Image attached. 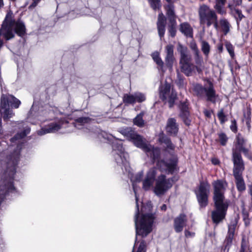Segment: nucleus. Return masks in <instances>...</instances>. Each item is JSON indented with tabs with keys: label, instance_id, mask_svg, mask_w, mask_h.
Instances as JSON below:
<instances>
[{
	"label": "nucleus",
	"instance_id": "nucleus-3",
	"mask_svg": "<svg viewBox=\"0 0 252 252\" xmlns=\"http://www.w3.org/2000/svg\"><path fill=\"white\" fill-rule=\"evenodd\" d=\"M13 29L19 36H23L26 32L25 25L21 21H17L12 19V14L8 13L0 30V48L3 44L1 35H3L6 40H9L14 36Z\"/></svg>",
	"mask_w": 252,
	"mask_h": 252
},
{
	"label": "nucleus",
	"instance_id": "nucleus-53",
	"mask_svg": "<svg viewBox=\"0 0 252 252\" xmlns=\"http://www.w3.org/2000/svg\"><path fill=\"white\" fill-rule=\"evenodd\" d=\"M234 231L235 227L234 225L229 226L228 234H232L233 235H234Z\"/></svg>",
	"mask_w": 252,
	"mask_h": 252
},
{
	"label": "nucleus",
	"instance_id": "nucleus-19",
	"mask_svg": "<svg viewBox=\"0 0 252 252\" xmlns=\"http://www.w3.org/2000/svg\"><path fill=\"white\" fill-rule=\"evenodd\" d=\"M166 19L163 14L161 12L158 14L157 21V27L158 35L160 38L163 37L165 31Z\"/></svg>",
	"mask_w": 252,
	"mask_h": 252
},
{
	"label": "nucleus",
	"instance_id": "nucleus-50",
	"mask_svg": "<svg viewBox=\"0 0 252 252\" xmlns=\"http://www.w3.org/2000/svg\"><path fill=\"white\" fill-rule=\"evenodd\" d=\"M194 232H190L188 230H185V235L187 238L193 237L194 236Z\"/></svg>",
	"mask_w": 252,
	"mask_h": 252
},
{
	"label": "nucleus",
	"instance_id": "nucleus-57",
	"mask_svg": "<svg viewBox=\"0 0 252 252\" xmlns=\"http://www.w3.org/2000/svg\"><path fill=\"white\" fill-rule=\"evenodd\" d=\"M161 209L162 210H163V211H165L166 209V206L165 205V204H163V205H162V206L161 207Z\"/></svg>",
	"mask_w": 252,
	"mask_h": 252
},
{
	"label": "nucleus",
	"instance_id": "nucleus-18",
	"mask_svg": "<svg viewBox=\"0 0 252 252\" xmlns=\"http://www.w3.org/2000/svg\"><path fill=\"white\" fill-rule=\"evenodd\" d=\"M173 48V46L171 44L167 45L165 47L166 53L165 62L166 65L170 68V69L172 68L173 63L174 61Z\"/></svg>",
	"mask_w": 252,
	"mask_h": 252
},
{
	"label": "nucleus",
	"instance_id": "nucleus-45",
	"mask_svg": "<svg viewBox=\"0 0 252 252\" xmlns=\"http://www.w3.org/2000/svg\"><path fill=\"white\" fill-rule=\"evenodd\" d=\"M194 90L198 94H202L205 90V89L199 84H196L193 87Z\"/></svg>",
	"mask_w": 252,
	"mask_h": 252
},
{
	"label": "nucleus",
	"instance_id": "nucleus-43",
	"mask_svg": "<svg viewBox=\"0 0 252 252\" xmlns=\"http://www.w3.org/2000/svg\"><path fill=\"white\" fill-rule=\"evenodd\" d=\"M225 46L230 55L233 58L234 56V48L233 45L231 43L227 42L225 44Z\"/></svg>",
	"mask_w": 252,
	"mask_h": 252
},
{
	"label": "nucleus",
	"instance_id": "nucleus-32",
	"mask_svg": "<svg viewBox=\"0 0 252 252\" xmlns=\"http://www.w3.org/2000/svg\"><path fill=\"white\" fill-rule=\"evenodd\" d=\"M220 23L223 32L226 34L229 31L230 25L228 22L225 19H222L220 20Z\"/></svg>",
	"mask_w": 252,
	"mask_h": 252
},
{
	"label": "nucleus",
	"instance_id": "nucleus-48",
	"mask_svg": "<svg viewBox=\"0 0 252 252\" xmlns=\"http://www.w3.org/2000/svg\"><path fill=\"white\" fill-rule=\"evenodd\" d=\"M247 244L246 241L243 239L241 244V248L240 252H247Z\"/></svg>",
	"mask_w": 252,
	"mask_h": 252
},
{
	"label": "nucleus",
	"instance_id": "nucleus-46",
	"mask_svg": "<svg viewBox=\"0 0 252 252\" xmlns=\"http://www.w3.org/2000/svg\"><path fill=\"white\" fill-rule=\"evenodd\" d=\"M177 50L180 53L181 55L188 52L187 48L180 44H178Z\"/></svg>",
	"mask_w": 252,
	"mask_h": 252
},
{
	"label": "nucleus",
	"instance_id": "nucleus-42",
	"mask_svg": "<svg viewBox=\"0 0 252 252\" xmlns=\"http://www.w3.org/2000/svg\"><path fill=\"white\" fill-rule=\"evenodd\" d=\"M218 117L220 121V122L221 124H223L225 121H226V116L224 114L223 111L222 109L220 110L218 113Z\"/></svg>",
	"mask_w": 252,
	"mask_h": 252
},
{
	"label": "nucleus",
	"instance_id": "nucleus-36",
	"mask_svg": "<svg viewBox=\"0 0 252 252\" xmlns=\"http://www.w3.org/2000/svg\"><path fill=\"white\" fill-rule=\"evenodd\" d=\"M30 132V129H27L25 131L20 133V134H17L14 137L12 138L11 139V141L12 143H16V141L19 140V139L25 137L28 133Z\"/></svg>",
	"mask_w": 252,
	"mask_h": 252
},
{
	"label": "nucleus",
	"instance_id": "nucleus-28",
	"mask_svg": "<svg viewBox=\"0 0 252 252\" xmlns=\"http://www.w3.org/2000/svg\"><path fill=\"white\" fill-rule=\"evenodd\" d=\"M91 119L88 117L79 118L77 119L75 123L74 126L78 128H81V126H84L90 122Z\"/></svg>",
	"mask_w": 252,
	"mask_h": 252
},
{
	"label": "nucleus",
	"instance_id": "nucleus-8",
	"mask_svg": "<svg viewBox=\"0 0 252 252\" xmlns=\"http://www.w3.org/2000/svg\"><path fill=\"white\" fill-rule=\"evenodd\" d=\"M198 13L200 24H206L208 27L210 26L211 22L215 20L217 17L215 11L211 9L209 6L205 4L200 6Z\"/></svg>",
	"mask_w": 252,
	"mask_h": 252
},
{
	"label": "nucleus",
	"instance_id": "nucleus-7",
	"mask_svg": "<svg viewBox=\"0 0 252 252\" xmlns=\"http://www.w3.org/2000/svg\"><path fill=\"white\" fill-rule=\"evenodd\" d=\"M112 147L113 155L114 156L116 162L120 165L128 166V154L125 152L122 146V141L120 140H115L113 142Z\"/></svg>",
	"mask_w": 252,
	"mask_h": 252
},
{
	"label": "nucleus",
	"instance_id": "nucleus-6",
	"mask_svg": "<svg viewBox=\"0 0 252 252\" xmlns=\"http://www.w3.org/2000/svg\"><path fill=\"white\" fill-rule=\"evenodd\" d=\"M172 178H166L164 175L161 174L156 180L155 186L153 188L154 192L157 196L163 195L173 186Z\"/></svg>",
	"mask_w": 252,
	"mask_h": 252
},
{
	"label": "nucleus",
	"instance_id": "nucleus-44",
	"mask_svg": "<svg viewBox=\"0 0 252 252\" xmlns=\"http://www.w3.org/2000/svg\"><path fill=\"white\" fill-rule=\"evenodd\" d=\"M233 14L236 19L239 20V21L241 20L243 17V15L242 13L241 10L238 9H235L233 11Z\"/></svg>",
	"mask_w": 252,
	"mask_h": 252
},
{
	"label": "nucleus",
	"instance_id": "nucleus-15",
	"mask_svg": "<svg viewBox=\"0 0 252 252\" xmlns=\"http://www.w3.org/2000/svg\"><path fill=\"white\" fill-rule=\"evenodd\" d=\"M187 222V216L185 214H180L174 220L173 226L176 232L179 233L183 231Z\"/></svg>",
	"mask_w": 252,
	"mask_h": 252
},
{
	"label": "nucleus",
	"instance_id": "nucleus-13",
	"mask_svg": "<svg viewBox=\"0 0 252 252\" xmlns=\"http://www.w3.org/2000/svg\"><path fill=\"white\" fill-rule=\"evenodd\" d=\"M233 163V173L234 178L242 177L243 172L245 169L244 162L242 157L237 154H234L232 158Z\"/></svg>",
	"mask_w": 252,
	"mask_h": 252
},
{
	"label": "nucleus",
	"instance_id": "nucleus-41",
	"mask_svg": "<svg viewBox=\"0 0 252 252\" xmlns=\"http://www.w3.org/2000/svg\"><path fill=\"white\" fill-rule=\"evenodd\" d=\"M218 135L220 144L222 146L225 145L228 140L226 134L224 133H220Z\"/></svg>",
	"mask_w": 252,
	"mask_h": 252
},
{
	"label": "nucleus",
	"instance_id": "nucleus-37",
	"mask_svg": "<svg viewBox=\"0 0 252 252\" xmlns=\"http://www.w3.org/2000/svg\"><path fill=\"white\" fill-rule=\"evenodd\" d=\"M151 7L155 10L159 9L161 7L160 0H148Z\"/></svg>",
	"mask_w": 252,
	"mask_h": 252
},
{
	"label": "nucleus",
	"instance_id": "nucleus-62",
	"mask_svg": "<svg viewBox=\"0 0 252 252\" xmlns=\"http://www.w3.org/2000/svg\"><path fill=\"white\" fill-rule=\"evenodd\" d=\"M222 47H221V48H220V49H221H221H222Z\"/></svg>",
	"mask_w": 252,
	"mask_h": 252
},
{
	"label": "nucleus",
	"instance_id": "nucleus-40",
	"mask_svg": "<svg viewBox=\"0 0 252 252\" xmlns=\"http://www.w3.org/2000/svg\"><path fill=\"white\" fill-rule=\"evenodd\" d=\"M191 60V56L188 54V52H187L186 53L181 55L180 63L181 64L187 63H190Z\"/></svg>",
	"mask_w": 252,
	"mask_h": 252
},
{
	"label": "nucleus",
	"instance_id": "nucleus-51",
	"mask_svg": "<svg viewBox=\"0 0 252 252\" xmlns=\"http://www.w3.org/2000/svg\"><path fill=\"white\" fill-rule=\"evenodd\" d=\"M211 25H214V28L216 29V30H218V28H219V26H218V17L216 18V20H213L212 22H211L210 23V26Z\"/></svg>",
	"mask_w": 252,
	"mask_h": 252
},
{
	"label": "nucleus",
	"instance_id": "nucleus-34",
	"mask_svg": "<svg viewBox=\"0 0 252 252\" xmlns=\"http://www.w3.org/2000/svg\"><path fill=\"white\" fill-rule=\"evenodd\" d=\"M170 24L168 26V31L170 33V35L172 37H174L176 35V21H175L173 23L172 21H169Z\"/></svg>",
	"mask_w": 252,
	"mask_h": 252
},
{
	"label": "nucleus",
	"instance_id": "nucleus-5",
	"mask_svg": "<svg viewBox=\"0 0 252 252\" xmlns=\"http://www.w3.org/2000/svg\"><path fill=\"white\" fill-rule=\"evenodd\" d=\"M0 100V110L3 112L4 121H7L14 114L13 111L9 108V105L12 107L18 108L21 104V101L12 95L4 94H2Z\"/></svg>",
	"mask_w": 252,
	"mask_h": 252
},
{
	"label": "nucleus",
	"instance_id": "nucleus-27",
	"mask_svg": "<svg viewBox=\"0 0 252 252\" xmlns=\"http://www.w3.org/2000/svg\"><path fill=\"white\" fill-rule=\"evenodd\" d=\"M237 189L239 191L242 192L246 189V185L243 177L234 178Z\"/></svg>",
	"mask_w": 252,
	"mask_h": 252
},
{
	"label": "nucleus",
	"instance_id": "nucleus-30",
	"mask_svg": "<svg viewBox=\"0 0 252 252\" xmlns=\"http://www.w3.org/2000/svg\"><path fill=\"white\" fill-rule=\"evenodd\" d=\"M195 55V62L196 64V69L198 72L202 71L203 67V61L202 58L199 55V53Z\"/></svg>",
	"mask_w": 252,
	"mask_h": 252
},
{
	"label": "nucleus",
	"instance_id": "nucleus-9",
	"mask_svg": "<svg viewBox=\"0 0 252 252\" xmlns=\"http://www.w3.org/2000/svg\"><path fill=\"white\" fill-rule=\"evenodd\" d=\"M159 96L163 100H167L171 107L174 104L177 94L175 92L171 89L170 84L166 82L159 88Z\"/></svg>",
	"mask_w": 252,
	"mask_h": 252
},
{
	"label": "nucleus",
	"instance_id": "nucleus-56",
	"mask_svg": "<svg viewBox=\"0 0 252 252\" xmlns=\"http://www.w3.org/2000/svg\"><path fill=\"white\" fill-rule=\"evenodd\" d=\"M204 113L205 114V115L208 117H210L211 116V113L209 111H205L204 112Z\"/></svg>",
	"mask_w": 252,
	"mask_h": 252
},
{
	"label": "nucleus",
	"instance_id": "nucleus-2",
	"mask_svg": "<svg viewBox=\"0 0 252 252\" xmlns=\"http://www.w3.org/2000/svg\"><path fill=\"white\" fill-rule=\"evenodd\" d=\"M212 185L214 189L213 199L216 210L212 212V217L213 221L218 223L224 218L228 207L227 202L224 200V193L227 183L222 180H217L214 181Z\"/></svg>",
	"mask_w": 252,
	"mask_h": 252
},
{
	"label": "nucleus",
	"instance_id": "nucleus-17",
	"mask_svg": "<svg viewBox=\"0 0 252 252\" xmlns=\"http://www.w3.org/2000/svg\"><path fill=\"white\" fill-rule=\"evenodd\" d=\"M181 110L180 116L183 119L184 123L188 126L190 124V119L188 111V104L186 102L181 103L180 106Z\"/></svg>",
	"mask_w": 252,
	"mask_h": 252
},
{
	"label": "nucleus",
	"instance_id": "nucleus-47",
	"mask_svg": "<svg viewBox=\"0 0 252 252\" xmlns=\"http://www.w3.org/2000/svg\"><path fill=\"white\" fill-rule=\"evenodd\" d=\"M233 236L232 234H227V236L225 239V242L226 243V247L229 246L232 242V240L233 239Z\"/></svg>",
	"mask_w": 252,
	"mask_h": 252
},
{
	"label": "nucleus",
	"instance_id": "nucleus-20",
	"mask_svg": "<svg viewBox=\"0 0 252 252\" xmlns=\"http://www.w3.org/2000/svg\"><path fill=\"white\" fill-rule=\"evenodd\" d=\"M178 125L176 120L174 118H169L167 120L166 130L170 135H176L178 132Z\"/></svg>",
	"mask_w": 252,
	"mask_h": 252
},
{
	"label": "nucleus",
	"instance_id": "nucleus-4",
	"mask_svg": "<svg viewBox=\"0 0 252 252\" xmlns=\"http://www.w3.org/2000/svg\"><path fill=\"white\" fill-rule=\"evenodd\" d=\"M130 137L133 144L138 148L143 150L148 157L153 159H158L160 154L159 149L157 147H154L152 145L146 142L142 137L136 133L131 134Z\"/></svg>",
	"mask_w": 252,
	"mask_h": 252
},
{
	"label": "nucleus",
	"instance_id": "nucleus-11",
	"mask_svg": "<svg viewBox=\"0 0 252 252\" xmlns=\"http://www.w3.org/2000/svg\"><path fill=\"white\" fill-rule=\"evenodd\" d=\"M240 152H242L245 155L249 154V149L246 147V140L238 134L236 137L235 147L232 149V158H234V154H237L242 157Z\"/></svg>",
	"mask_w": 252,
	"mask_h": 252
},
{
	"label": "nucleus",
	"instance_id": "nucleus-25",
	"mask_svg": "<svg viewBox=\"0 0 252 252\" xmlns=\"http://www.w3.org/2000/svg\"><path fill=\"white\" fill-rule=\"evenodd\" d=\"M132 252H146V245L144 241H142L138 244L136 237Z\"/></svg>",
	"mask_w": 252,
	"mask_h": 252
},
{
	"label": "nucleus",
	"instance_id": "nucleus-64",
	"mask_svg": "<svg viewBox=\"0 0 252 252\" xmlns=\"http://www.w3.org/2000/svg\"><path fill=\"white\" fill-rule=\"evenodd\" d=\"M249 1H252V0H248Z\"/></svg>",
	"mask_w": 252,
	"mask_h": 252
},
{
	"label": "nucleus",
	"instance_id": "nucleus-49",
	"mask_svg": "<svg viewBox=\"0 0 252 252\" xmlns=\"http://www.w3.org/2000/svg\"><path fill=\"white\" fill-rule=\"evenodd\" d=\"M230 129L233 132H236L237 131V125L236 122L235 120L232 121L231 122V125L230 126Z\"/></svg>",
	"mask_w": 252,
	"mask_h": 252
},
{
	"label": "nucleus",
	"instance_id": "nucleus-55",
	"mask_svg": "<svg viewBox=\"0 0 252 252\" xmlns=\"http://www.w3.org/2000/svg\"><path fill=\"white\" fill-rule=\"evenodd\" d=\"M3 115V112L1 110H0V134L2 133V126H1V117L2 115Z\"/></svg>",
	"mask_w": 252,
	"mask_h": 252
},
{
	"label": "nucleus",
	"instance_id": "nucleus-39",
	"mask_svg": "<svg viewBox=\"0 0 252 252\" xmlns=\"http://www.w3.org/2000/svg\"><path fill=\"white\" fill-rule=\"evenodd\" d=\"M204 91L206 92L208 99L212 101L215 97V91L212 86H210L208 89H205Z\"/></svg>",
	"mask_w": 252,
	"mask_h": 252
},
{
	"label": "nucleus",
	"instance_id": "nucleus-58",
	"mask_svg": "<svg viewBox=\"0 0 252 252\" xmlns=\"http://www.w3.org/2000/svg\"><path fill=\"white\" fill-rule=\"evenodd\" d=\"M212 162L214 164H217L219 162L218 160L217 159H213Z\"/></svg>",
	"mask_w": 252,
	"mask_h": 252
},
{
	"label": "nucleus",
	"instance_id": "nucleus-23",
	"mask_svg": "<svg viewBox=\"0 0 252 252\" xmlns=\"http://www.w3.org/2000/svg\"><path fill=\"white\" fill-rule=\"evenodd\" d=\"M152 57L158 65V69L163 73L165 72L163 68L164 63L159 56V53L158 52H155L152 54Z\"/></svg>",
	"mask_w": 252,
	"mask_h": 252
},
{
	"label": "nucleus",
	"instance_id": "nucleus-1",
	"mask_svg": "<svg viewBox=\"0 0 252 252\" xmlns=\"http://www.w3.org/2000/svg\"><path fill=\"white\" fill-rule=\"evenodd\" d=\"M143 174V171H141L130 177L131 181L133 183V189L136 202L137 210L134 219L136 235L141 236L142 237H146L152 231L155 219L154 215L151 212L152 206L151 202H148L146 205L142 206L140 212L139 211L135 183L141 181Z\"/></svg>",
	"mask_w": 252,
	"mask_h": 252
},
{
	"label": "nucleus",
	"instance_id": "nucleus-38",
	"mask_svg": "<svg viewBox=\"0 0 252 252\" xmlns=\"http://www.w3.org/2000/svg\"><path fill=\"white\" fill-rule=\"evenodd\" d=\"M135 97V100L136 102H142L145 100L146 96L144 94L140 92H137L134 94Z\"/></svg>",
	"mask_w": 252,
	"mask_h": 252
},
{
	"label": "nucleus",
	"instance_id": "nucleus-59",
	"mask_svg": "<svg viewBox=\"0 0 252 252\" xmlns=\"http://www.w3.org/2000/svg\"><path fill=\"white\" fill-rule=\"evenodd\" d=\"M3 6V0H0V8L2 7Z\"/></svg>",
	"mask_w": 252,
	"mask_h": 252
},
{
	"label": "nucleus",
	"instance_id": "nucleus-22",
	"mask_svg": "<svg viewBox=\"0 0 252 252\" xmlns=\"http://www.w3.org/2000/svg\"><path fill=\"white\" fill-rule=\"evenodd\" d=\"M165 8L169 21H172L174 23L175 21H176L174 5L171 3H168L165 6Z\"/></svg>",
	"mask_w": 252,
	"mask_h": 252
},
{
	"label": "nucleus",
	"instance_id": "nucleus-12",
	"mask_svg": "<svg viewBox=\"0 0 252 252\" xmlns=\"http://www.w3.org/2000/svg\"><path fill=\"white\" fill-rule=\"evenodd\" d=\"M158 169L156 168H151L146 173V176L142 181V189L146 191L150 190L153 188L156 182Z\"/></svg>",
	"mask_w": 252,
	"mask_h": 252
},
{
	"label": "nucleus",
	"instance_id": "nucleus-16",
	"mask_svg": "<svg viewBox=\"0 0 252 252\" xmlns=\"http://www.w3.org/2000/svg\"><path fill=\"white\" fill-rule=\"evenodd\" d=\"M176 160L175 159L166 163L163 160L158 161L157 166L161 170H167L169 173H172L175 170L176 166Z\"/></svg>",
	"mask_w": 252,
	"mask_h": 252
},
{
	"label": "nucleus",
	"instance_id": "nucleus-10",
	"mask_svg": "<svg viewBox=\"0 0 252 252\" xmlns=\"http://www.w3.org/2000/svg\"><path fill=\"white\" fill-rule=\"evenodd\" d=\"M210 186L208 182H201L196 195L201 207H205L208 204V197L210 193Z\"/></svg>",
	"mask_w": 252,
	"mask_h": 252
},
{
	"label": "nucleus",
	"instance_id": "nucleus-33",
	"mask_svg": "<svg viewBox=\"0 0 252 252\" xmlns=\"http://www.w3.org/2000/svg\"><path fill=\"white\" fill-rule=\"evenodd\" d=\"M159 141L161 143H165L166 145L167 148L170 149H173L174 146L172 144L170 140L168 137L162 135L160 136Z\"/></svg>",
	"mask_w": 252,
	"mask_h": 252
},
{
	"label": "nucleus",
	"instance_id": "nucleus-35",
	"mask_svg": "<svg viewBox=\"0 0 252 252\" xmlns=\"http://www.w3.org/2000/svg\"><path fill=\"white\" fill-rule=\"evenodd\" d=\"M201 50L205 55L208 56L210 52V46L207 42L205 41L201 42Z\"/></svg>",
	"mask_w": 252,
	"mask_h": 252
},
{
	"label": "nucleus",
	"instance_id": "nucleus-63",
	"mask_svg": "<svg viewBox=\"0 0 252 252\" xmlns=\"http://www.w3.org/2000/svg\"><path fill=\"white\" fill-rule=\"evenodd\" d=\"M222 47H221V48H220V49H221H221H222Z\"/></svg>",
	"mask_w": 252,
	"mask_h": 252
},
{
	"label": "nucleus",
	"instance_id": "nucleus-52",
	"mask_svg": "<svg viewBox=\"0 0 252 252\" xmlns=\"http://www.w3.org/2000/svg\"><path fill=\"white\" fill-rule=\"evenodd\" d=\"M191 48L193 50L194 54H197L198 53H199V51L197 48V45L195 44H192Z\"/></svg>",
	"mask_w": 252,
	"mask_h": 252
},
{
	"label": "nucleus",
	"instance_id": "nucleus-21",
	"mask_svg": "<svg viewBox=\"0 0 252 252\" xmlns=\"http://www.w3.org/2000/svg\"><path fill=\"white\" fill-rule=\"evenodd\" d=\"M180 31L185 35L189 37H192V29L189 24L185 22L180 25Z\"/></svg>",
	"mask_w": 252,
	"mask_h": 252
},
{
	"label": "nucleus",
	"instance_id": "nucleus-24",
	"mask_svg": "<svg viewBox=\"0 0 252 252\" xmlns=\"http://www.w3.org/2000/svg\"><path fill=\"white\" fill-rule=\"evenodd\" d=\"M225 2L226 0H215L216 4L214 6V8L218 13L221 15L225 13V11L224 9Z\"/></svg>",
	"mask_w": 252,
	"mask_h": 252
},
{
	"label": "nucleus",
	"instance_id": "nucleus-29",
	"mask_svg": "<svg viewBox=\"0 0 252 252\" xmlns=\"http://www.w3.org/2000/svg\"><path fill=\"white\" fill-rule=\"evenodd\" d=\"M123 100L126 104H134L135 103L134 94H126L124 95Z\"/></svg>",
	"mask_w": 252,
	"mask_h": 252
},
{
	"label": "nucleus",
	"instance_id": "nucleus-14",
	"mask_svg": "<svg viewBox=\"0 0 252 252\" xmlns=\"http://www.w3.org/2000/svg\"><path fill=\"white\" fill-rule=\"evenodd\" d=\"M65 123H67V122L63 119H60L58 122L50 123L47 126L42 128L37 131V133L39 135H42L48 133L56 132L60 129Z\"/></svg>",
	"mask_w": 252,
	"mask_h": 252
},
{
	"label": "nucleus",
	"instance_id": "nucleus-54",
	"mask_svg": "<svg viewBox=\"0 0 252 252\" xmlns=\"http://www.w3.org/2000/svg\"><path fill=\"white\" fill-rule=\"evenodd\" d=\"M40 0H33V2L30 5V7H35L37 4H38V3L40 1Z\"/></svg>",
	"mask_w": 252,
	"mask_h": 252
},
{
	"label": "nucleus",
	"instance_id": "nucleus-31",
	"mask_svg": "<svg viewBox=\"0 0 252 252\" xmlns=\"http://www.w3.org/2000/svg\"><path fill=\"white\" fill-rule=\"evenodd\" d=\"M144 114V112H141L133 119V123L135 125L139 127H142L144 126V121L143 120V116Z\"/></svg>",
	"mask_w": 252,
	"mask_h": 252
},
{
	"label": "nucleus",
	"instance_id": "nucleus-61",
	"mask_svg": "<svg viewBox=\"0 0 252 252\" xmlns=\"http://www.w3.org/2000/svg\"><path fill=\"white\" fill-rule=\"evenodd\" d=\"M2 154H0V157H2Z\"/></svg>",
	"mask_w": 252,
	"mask_h": 252
},
{
	"label": "nucleus",
	"instance_id": "nucleus-26",
	"mask_svg": "<svg viewBox=\"0 0 252 252\" xmlns=\"http://www.w3.org/2000/svg\"><path fill=\"white\" fill-rule=\"evenodd\" d=\"M181 66L182 71L187 76L190 75L193 68V65L191 63H181Z\"/></svg>",
	"mask_w": 252,
	"mask_h": 252
},
{
	"label": "nucleus",
	"instance_id": "nucleus-60",
	"mask_svg": "<svg viewBox=\"0 0 252 252\" xmlns=\"http://www.w3.org/2000/svg\"><path fill=\"white\" fill-rule=\"evenodd\" d=\"M169 3H171V0H166Z\"/></svg>",
	"mask_w": 252,
	"mask_h": 252
}]
</instances>
